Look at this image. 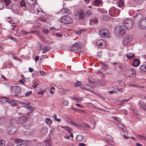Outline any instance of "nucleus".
I'll return each instance as SVG.
<instances>
[{
  "instance_id": "37",
  "label": "nucleus",
  "mask_w": 146,
  "mask_h": 146,
  "mask_svg": "<svg viewBox=\"0 0 146 146\" xmlns=\"http://www.w3.org/2000/svg\"><path fill=\"white\" fill-rule=\"evenodd\" d=\"M54 118L56 121H58V122H60L61 121V119H60L57 118V116L56 115H54Z\"/></svg>"
},
{
  "instance_id": "13",
  "label": "nucleus",
  "mask_w": 146,
  "mask_h": 146,
  "mask_svg": "<svg viewBox=\"0 0 146 146\" xmlns=\"http://www.w3.org/2000/svg\"><path fill=\"white\" fill-rule=\"evenodd\" d=\"M20 5L21 7L23 8L24 10L26 9L27 7L25 0L20 1Z\"/></svg>"
},
{
  "instance_id": "23",
  "label": "nucleus",
  "mask_w": 146,
  "mask_h": 146,
  "mask_svg": "<svg viewBox=\"0 0 146 146\" xmlns=\"http://www.w3.org/2000/svg\"><path fill=\"white\" fill-rule=\"evenodd\" d=\"M51 48V47L50 46H46L44 47V48L43 49V53H45L47 52H48V50H49Z\"/></svg>"
},
{
  "instance_id": "20",
  "label": "nucleus",
  "mask_w": 146,
  "mask_h": 146,
  "mask_svg": "<svg viewBox=\"0 0 146 146\" xmlns=\"http://www.w3.org/2000/svg\"><path fill=\"white\" fill-rule=\"evenodd\" d=\"M14 88V91L16 94H18L21 91L20 88L18 86H15L13 88Z\"/></svg>"
},
{
  "instance_id": "52",
  "label": "nucleus",
  "mask_w": 146,
  "mask_h": 146,
  "mask_svg": "<svg viewBox=\"0 0 146 146\" xmlns=\"http://www.w3.org/2000/svg\"><path fill=\"white\" fill-rule=\"evenodd\" d=\"M43 32L45 34H47L49 33V31L48 30L45 29L43 30Z\"/></svg>"
},
{
  "instance_id": "2",
  "label": "nucleus",
  "mask_w": 146,
  "mask_h": 146,
  "mask_svg": "<svg viewBox=\"0 0 146 146\" xmlns=\"http://www.w3.org/2000/svg\"><path fill=\"white\" fill-rule=\"evenodd\" d=\"M21 121H23L22 123V126L26 128H29L32 125V123L30 120L27 119V117L25 116L21 117Z\"/></svg>"
},
{
  "instance_id": "28",
  "label": "nucleus",
  "mask_w": 146,
  "mask_h": 146,
  "mask_svg": "<svg viewBox=\"0 0 146 146\" xmlns=\"http://www.w3.org/2000/svg\"><path fill=\"white\" fill-rule=\"evenodd\" d=\"M72 99L76 100L78 103H80L83 100V99L82 98H73Z\"/></svg>"
},
{
  "instance_id": "62",
  "label": "nucleus",
  "mask_w": 146,
  "mask_h": 146,
  "mask_svg": "<svg viewBox=\"0 0 146 146\" xmlns=\"http://www.w3.org/2000/svg\"><path fill=\"white\" fill-rule=\"evenodd\" d=\"M39 58V57L38 56H36L35 58V60L36 61L38 60Z\"/></svg>"
},
{
  "instance_id": "7",
  "label": "nucleus",
  "mask_w": 146,
  "mask_h": 146,
  "mask_svg": "<svg viewBox=\"0 0 146 146\" xmlns=\"http://www.w3.org/2000/svg\"><path fill=\"white\" fill-rule=\"evenodd\" d=\"M20 7L17 4L11 5V9L13 10L14 13L15 14H18L20 11Z\"/></svg>"
},
{
  "instance_id": "8",
  "label": "nucleus",
  "mask_w": 146,
  "mask_h": 146,
  "mask_svg": "<svg viewBox=\"0 0 146 146\" xmlns=\"http://www.w3.org/2000/svg\"><path fill=\"white\" fill-rule=\"evenodd\" d=\"M76 18L83 20L84 19V12L82 10L77 12L75 15Z\"/></svg>"
},
{
  "instance_id": "49",
  "label": "nucleus",
  "mask_w": 146,
  "mask_h": 146,
  "mask_svg": "<svg viewBox=\"0 0 146 146\" xmlns=\"http://www.w3.org/2000/svg\"><path fill=\"white\" fill-rule=\"evenodd\" d=\"M76 126L79 128H82V125L81 124H80V123H77Z\"/></svg>"
},
{
  "instance_id": "31",
  "label": "nucleus",
  "mask_w": 146,
  "mask_h": 146,
  "mask_svg": "<svg viewBox=\"0 0 146 146\" xmlns=\"http://www.w3.org/2000/svg\"><path fill=\"white\" fill-rule=\"evenodd\" d=\"M118 3V6L120 7H122L124 4V3L122 0H119Z\"/></svg>"
},
{
  "instance_id": "12",
  "label": "nucleus",
  "mask_w": 146,
  "mask_h": 146,
  "mask_svg": "<svg viewBox=\"0 0 146 146\" xmlns=\"http://www.w3.org/2000/svg\"><path fill=\"white\" fill-rule=\"evenodd\" d=\"M118 32L119 34L123 36L125 35V29L123 28L122 27H120L118 29Z\"/></svg>"
},
{
  "instance_id": "46",
  "label": "nucleus",
  "mask_w": 146,
  "mask_h": 146,
  "mask_svg": "<svg viewBox=\"0 0 146 146\" xmlns=\"http://www.w3.org/2000/svg\"><path fill=\"white\" fill-rule=\"evenodd\" d=\"M100 3V2L99 0H95L94 1V4L97 5H99Z\"/></svg>"
},
{
  "instance_id": "44",
  "label": "nucleus",
  "mask_w": 146,
  "mask_h": 146,
  "mask_svg": "<svg viewBox=\"0 0 146 146\" xmlns=\"http://www.w3.org/2000/svg\"><path fill=\"white\" fill-rule=\"evenodd\" d=\"M11 54L12 55V57L13 58H14V59H15V60H20V59H18L17 57H16V56H15V55H14L13 54Z\"/></svg>"
},
{
  "instance_id": "19",
  "label": "nucleus",
  "mask_w": 146,
  "mask_h": 146,
  "mask_svg": "<svg viewBox=\"0 0 146 146\" xmlns=\"http://www.w3.org/2000/svg\"><path fill=\"white\" fill-rule=\"evenodd\" d=\"M126 57L129 59H132L134 57V54L132 53H129L127 54Z\"/></svg>"
},
{
  "instance_id": "34",
  "label": "nucleus",
  "mask_w": 146,
  "mask_h": 146,
  "mask_svg": "<svg viewBox=\"0 0 146 146\" xmlns=\"http://www.w3.org/2000/svg\"><path fill=\"white\" fill-rule=\"evenodd\" d=\"M140 25L139 27L141 29H142L143 30H146V26H145L146 25L145 24L144 25H143L140 24V23L139 22Z\"/></svg>"
},
{
  "instance_id": "16",
  "label": "nucleus",
  "mask_w": 146,
  "mask_h": 146,
  "mask_svg": "<svg viewBox=\"0 0 146 146\" xmlns=\"http://www.w3.org/2000/svg\"><path fill=\"white\" fill-rule=\"evenodd\" d=\"M115 10L114 7H112L109 11V14L111 16H115L116 15L114 13Z\"/></svg>"
},
{
  "instance_id": "30",
  "label": "nucleus",
  "mask_w": 146,
  "mask_h": 146,
  "mask_svg": "<svg viewBox=\"0 0 146 146\" xmlns=\"http://www.w3.org/2000/svg\"><path fill=\"white\" fill-rule=\"evenodd\" d=\"M82 82L80 81H78L74 84V86L75 87H77L78 86H80L82 85Z\"/></svg>"
},
{
  "instance_id": "11",
  "label": "nucleus",
  "mask_w": 146,
  "mask_h": 146,
  "mask_svg": "<svg viewBox=\"0 0 146 146\" xmlns=\"http://www.w3.org/2000/svg\"><path fill=\"white\" fill-rule=\"evenodd\" d=\"M96 44L98 46L101 48H104L106 45L105 42L102 39L98 40Z\"/></svg>"
},
{
  "instance_id": "55",
  "label": "nucleus",
  "mask_w": 146,
  "mask_h": 146,
  "mask_svg": "<svg viewBox=\"0 0 146 146\" xmlns=\"http://www.w3.org/2000/svg\"><path fill=\"white\" fill-rule=\"evenodd\" d=\"M94 106V107H93V108H94L95 109H97V110H100L102 111V109L99 108L98 107H96L95 106Z\"/></svg>"
},
{
  "instance_id": "21",
  "label": "nucleus",
  "mask_w": 146,
  "mask_h": 146,
  "mask_svg": "<svg viewBox=\"0 0 146 146\" xmlns=\"http://www.w3.org/2000/svg\"><path fill=\"white\" fill-rule=\"evenodd\" d=\"M114 90L120 92H123V89L122 88H119L118 87L115 86L113 87Z\"/></svg>"
},
{
  "instance_id": "56",
  "label": "nucleus",
  "mask_w": 146,
  "mask_h": 146,
  "mask_svg": "<svg viewBox=\"0 0 146 146\" xmlns=\"http://www.w3.org/2000/svg\"><path fill=\"white\" fill-rule=\"evenodd\" d=\"M97 96L99 97H100V98H101L102 99H103V100H105V98H104V97L102 96H101V95L100 94H98Z\"/></svg>"
},
{
  "instance_id": "10",
  "label": "nucleus",
  "mask_w": 146,
  "mask_h": 146,
  "mask_svg": "<svg viewBox=\"0 0 146 146\" xmlns=\"http://www.w3.org/2000/svg\"><path fill=\"white\" fill-rule=\"evenodd\" d=\"M133 40L132 36L130 35H126L123 38V43L124 45L127 44Z\"/></svg>"
},
{
  "instance_id": "40",
  "label": "nucleus",
  "mask_w": 146,
  "mask_h": 146,
  "mask_svg": "<svg viewBox=\"0 0 146 146\" xmlns=\"http://www.w3.org/2000/svg\"><path fill=\"white\" fill-rule=\"evenodd\" d=\"M8 37L14 41H17V40L15 39L12 35H9L8 36Z\"/></svg>"
},
{
  "instance_id": "59",
  "label": "nucleus",
  "mask_w": 146,
  "mask_h": 146,
  "mask_svg": "<svg viewBox=\"0 0 146 146\" xmlns=\"http://www.w3.org/2000/svg\"><path fill=\"white\" fill-rule=\"evenodd\" d=\"M83 137H76V139L77 140L79 141V140H81V139H83Z\"/></svg>"
},
{
  "instance_id": "39",
  "label": "nucleus",
  "mask_w": 146,
  "mask_h": 146,
  "mask_svg": "<svg viewBox=\"0 0 146 146\" xmlns=\"http://www.w3.org/2000/svg\"><path fill=\"white\" fill-rule=\"evenodd\" d=\"M55 35L57 37L59 38H61L62 37V35L60 33H57Z\"/></svg>"
},
{
  "instance_id": "29",
  "label": "nucleus",
  "mask_w": 146,
  "mask_h": 146,
  "mask_svg": "<svg viewBox=\"0 0 146 146\" xmlns=\"http://www.w3.org/2000/svg\"><path fill=\"white\" fill-rule=\"evenodd\" d=\"M15 141L16 143L18 144L23 142V140L20 138H17L15 139Z\"/></svg>"
},
{
  "instance_id": "50",
  "label": "nucleus",
  "mask_w": 146,
  "mask_h": 146,
  "mask_svg": "<svg viewBox=\"0 0 146 146\" xmlns=\"http://www.w3.org/2000/svg\"><path fill=\"white\" fill-rule=\"evenodd\" d=\"M7 64H8V66H5V68H7V66H8V68H10L12 66V64L11 63H10V62H9L7 63Z\"/></svg>"
},
{
  "instance_id": "54",
  "label": "nucleus",
  "mask_w": 146,
  "mask_h": 146,
  "mask_svg": "<svg viewBox=\"0 0 146 146\" xmlns=\"http://www.w3.org/2000/svg\"><path fill=\"white\" fill-rule=\"evenodd\" d=\"M75 111H77L78 112H80V113L83 112H84V111L83 110H82L79 109H76Z\"/></svg>"
},
{
  "instance_id": "17",
  "label": "nucleus",
  "mask_w": 146,
  "mask_h": 146,
  "mask_svg": "<svg viewBox=\"0 0 146 146\" xmlns=\"http://www.w3.org/2000/svg\"><path fill=\"white\" fill-rule=\"evenodd\" d=\"M45 121V123L49 125H51L52 122V120L50 118L48 117L46 118Z\"/></svg>"
},
{
  "instance_id": "15",
  "label": "nucleus",
  "mask_w": 146,
  "mask_h": 146,
  "mask_svg": "<svg viewBox=\"0 0 146 146\" xmlns=\"http://www.w3.org/2000/svg\"><path fill=\"white\" fill-rule=\"evenodd\" d=\"M140 63L139 60L138 59H135L133 62V66L134 67H137L139 65Z\"/></svg>"
},
{
  "instance_id": "41",
  "label": "nucleus",
  "mask_w": 146,
  "mask_h": 146,
  "mask_svg": "<svg viewBox=\"0 0 146 146\" xmlns=\"http://www.w3.org/2000/svg\"><path fill=\"white\" fill-rule=\"evenodd\" d=\"M28 144V143L27 142L26 143L24 142L22 144H21L20 145H18L17 146H27Z\"/></svg>"
},
{
  "instance_id": "24",
  "label": "nucleus",
  "mask_w": 146,
  "mask_h": 146,
  "mask_svg": "<svg viewBox=\"0 0 146 146\" xmlns=\"http://www.w3.org/2000/svg\"><path fill=\"white\" fill-rule=\"evenodd\" d=\"M44 142L46 146H52L51 141L49 139L46 140Z\"/></svg>"
},
{
  "instance_id": "61",
  "label": "nucleus",
  "mask_w": 146,
  "mask_h": 146,
  "mask_svg": "<svg viewBox=\"0 0 146 146\" xmlns=\"http://www.w3.org/2000/svg\"><path fill=\"white\" fill-rule=\"evenodd\" d=\"M130 99H125L124 100H123L122 101V103H123V102H127V101H129L130 100Z\"/></svg>"
},
{
  "instance_id": "47",
  "label": "nucleus",
  "mask_w": 146,
  "mask_h": 146,
  "mask_svg": "<svg viewBox=\"0 0 146 146\" xmlns=\"http://www.w3.org/2000/svg\"><path fill=\"white\" fill-rule=\"evenodd\" d=\"M113 92H114L115 94H117V92L116 91L114 90L113 91H109V93L110 94H113Z\"/></svg>"
},
{
  "instance_id": "63",
  "label": "nucleus",
  "mask_w": 146,
  "mask_h": 146,
  "mask_svg": "<svg viewBox=\"0 0 146 146\" xmlns=\"http://www.w3.org/2000/svg\"><path fill=\"white\" fill-rule=\"evenodd\" d=\"M36 146H44V145L40 143H38L36 144Z\"/></svg>"
},
{
  "instance_id": "6",
  "label": "nucleus",
  "mask_w": 146,
  "mask_h": 146,
  "mask_svg": "<svg viewBox=\"0 0 146 146\" xmlns=\"http://www.w3.org/2000/svg\"><path fill=\"white\" fill-rule=\"evenodd\" d=\"M116 124L117 127L121 129V131L122 132L121 134V135H122L123 137H129L127 136V134L126 132H125L126 133L124 134L125 132H124V130L123 128V125L120 121H119V122H117L116 123Z\"/></svg>"
},
{
  "instance_id": "9",
  "label": "nucleus",
  "mask_w": 146,
  "mask_h": 146,
  "mask_svg": "<svg viewBox=\"0 0 146 146\" xmlns=\"http://www.w3.org/2000/svg\"><path fill=\"white\" fill-rule=\"evenodd\" d=\"M7 130L8 133L9 134L11 135L17 131V128L14 126L10 125L8 127Z\"/></svg>"
},
{
  "instance_id": "25",
  "label": "nucleus",
  "mask_w": 146,
  "mask_h": 146,
  "mask_svg": "<svg viewBox=\"0 0 146 146\" xmlns=\"http://www.w3.org/2000/svg\"><path fill=\"white\" fill-rule=\"evenodd\" d=\"M85 14L86 16L87 17H89L92 14V10H89L88 11H86L85 12Z\"/></svg>"
},
{
  "instance_id": "36",
  "label": "nucleus",
  "mask_w": 146,
  "mask_h": 146,
  "mask_svg": "<svg viewBox=\"0 0 146 146\" xmlns=\"http://www.w3.org/2000/svg\"><path fill=\"white\" fill-rule=\"evenodd\" d=\"M130 73L132 75L136 74V72L133 69H131L129 70Z\"/></svg>"
},
{
  "instance_id": "1",
  "label": "nucleus",
  "mask_w": 146,
  "mask_h": 146,
  "mask_svg": "<svg viewBox=\"0 0 146 146\" xmlns=\"http://www.w3.org/2000/svg\"><path fill=\"white\" fill-rule=\"evenodd\" d=\"M70 50L76 53H79L80 52L82 51L80 43L77 42L73 44L70 48Z\"/></svg>"
},
{
  "instance_id": "45",
  "label": "nucleus",
  "mask_w": 146,
  "mask_h": 146,
  "mask_svg": "<svg viewBox=\"0 0 146 146\" xmlns=\"http://www.w3.org/2000/svg\"><path fill=\"white\" fill-rule=\"evenodd\" d=\"M86 127L88 128H91V127H90V126L87 123H84L83 124Z\"/></svg>"
},
{
  "instance_id": "3",
  "label": "nucleus",
  "mask_w": 146,
  "mask_h": 146,
  "mask_svg": "<svg viewBox=\"0 0 146 146\" xmlns=\"http://www.w3.org/2000/svg\"><path fill=\"white\" fill-rule=\"evenodd\" d=\"M60 21L63 23L66 24L72 23L73 20L71 17L66 15L62 17L60 19Z\"/></svg>"
},
{
  "instance_id": "35",
  "label": "nucleus",
  "mask_w": 146,
  "mask_h": 146,
  "mask_svg": "<svg viewBox=\"0 0 146 146\" xmlns=\"http://www.w3.org/2000/svg\"><path fill=\"white\" fill-rule=\"evenodd\" d=\"M98 21V19L96 18H95L94 19H92L90 21V23H97Z\"/></svg>"
},
{
  "instance_id": "5",
  "label": "nucleus",
  "mask_w": 146,
  "mask_h": 146,
  "mask_svg": "<svg viewBox=\"0 0 146 146\" xmlns=\"http://www.w3.org/2000/svg\"><path fill=\"white\" fill-rule=\"evenodd\" d=\"M100 36L102 38H105L110 37V33L109 31L107 29H102L99 32Z\"/></svg>"
},
{
  "instance_id": "18",
  "label": "nucleus",
  "mask_w": 146,
  "mask_h": 146,
  "mask_svg": "<svg viewBox=\"0 0 146 146\" xmlns=\"http://www.w3.org/2000/svg\"><path fill=\"white\" fill-rule=\"evenodd\" d=\"M48 131V129L46 127H43L41 129L40 132L42 134L46 133Z\"/></svg>"
},
{
  "instance_id": "43",
  "label": "nucleus",
  "mask_w": 146,
  "mask_h": 146,
  "mask_svg": "<svg viewBox=\"0 0 146 146\" xmlns=\"http://www.w3.org/2000/svg\"><path fill=\"white\" fill-rule=\"evenodd\" d=\"M21 33L25 34V35H27L28 33H29V32H27L23 30H21Z\"/></svg>"
},
{
  "instance_id": "60",
  "label": "nucleus",
  "mask_w": 146,
  "mask_h": 146,
  "mask_svg": "<svg viewBox=\"0 0 146 146\" xmlns=\"http://www.w3.org/2000/svg\"><path fill=\"white\" fill-rule=\"evenodd\" d=\"M44 92V90H40L38 92V94H42Z\"/></svg>"
},
{
  "instance_id": "14",
  "label": "nucleus",
  "mask_w": 146,
  "mask_h": 146,
  "mask_svg": "<svg viewBox=\"0 0 146 146\" xmlns=\"http://www.w3.org/2000/svg\"><path fill=\"white\" fill-rule=\"evenodd\" d=\"M139 103L140 107L143 109L146 110V103H144L142 100L140 101Z\"/></svg>"
},
{
  "instance_id": "53",
  "label": "nucleus",
  "mask_w": 146,
  "mask_h": 146,
  "mask_svg": "<svg viewBox=\"0 0 146 146\" xmlns=\"http://www.w3.org/2000/svg\"><path fill=\"white\" fill-rule=\"evenodd\" d=\"M113 118L115 119L117 122H119L120 121L119 120H118L117 119V117H113Z\"/></svg>"
},
{
  "instance_id": "32",
  "label": "nucleus",
  "mask_w": 146,
  "mask_h": 146,
  "mask_svg": "<svg viewBox=\"0 0 146 146\" xmlns=\"http://www.w3.org/2000/svg\"><path fill=\"white\" fill-rule=\"evenodd\" d=\"M9 123L11 124L12 125H15L17 123V121L15 119H12L9 121Z\"/></svg>"
},
{
  "instance_id": "33",
  "label": "nucleus",
  "mask_w": 146,
  "mask_h": 146,
  "mask_svg": "<svg viewBox=\"0 0 146 146\" xmlns=\"http://www.w3.org/2000/svg\"><path fill=\"white\" fill-rule=\"evenodd\" d=\"M5 142L3 139H0V146H5Z\"/></svg>"
},
{
  "instance_id": "42",
  "label": "nucleus",
  "mask_w": 146,
  "mask_h": 146,
  "mask_svg": "<svg viewBox=\"0 0 146 146\" xmlns=\"http://www.w3.org/2000/svg\"><path fill=\"white\" fill-rule=\"evenodd\" d=\"M38 84L37 83V82H35L33 83V87L34 88H35L37 87Z\"/></svg>"
},
{
  "instance_id": "22",
  "label": "nucleus",
  "mask_w": 146,
  "mask_h": 146,
  "mask_svg": "<svg viewBox=\"0 0 146 146\" xmlns=\"http://www.w3.org/2000/svg\"><path fill=\"white\" fill-rule=\"evenodd\" d=\"M5 2L6 7L7 8H9V5L10 4L11 1L10 0H4Z\"/></svg>"
},
{
  "instance_id": "48",
  "label": "nucleus",
  "mask_w": 146,
  "mask_h": 146,
  "mask_svg": "<svg viewBox=\"0 0 146 146\" xmlns=\"http://www.w3.org/2000/svg\"><path fill=\"white\" fill-rule=\"evenodd\" d=\"M17 27L16 25H13L11 26V29L13 31H14L15 29Z\"/></svg>"
},
{
  "instance_id": "26",
  "label": "nucleus",
  "mask_w": 146,
  "mask_h": 146,
  "mask_svg": "<svg viewBox=\"0 0 146 146\" xmlns=\"http://www.w3.org/2000/svg\"><path fill=\"white\" fill-rule=\"evenodd\" d=\"M140 69L142 71L146 72V65H141L140 67Z\"/></svg>"
},
{
  "instance_id": "38",
  "label": "nucleus",
  "mask_w": 146,
  "mask_h": 146,
  "mask_svg": "<svg viewBox=\"0 0 146 146\" xmlns=\"http://www.w3.org/2000/svg\"><path fill=\"white\" fill-rule=\"evenodd\" d=\"M32 91H29V92L28 91L26 92L25 94L26 96H28L32 94Z\"/></svg>"
},
{
  "instance_id": "4",
  "label": "nucleus",
  "mask_w": 146,
  "mask_h": 146,
  "mask_svg": "<svg viewBox=\"0 0 146 146\" xmlns=\"http://www.w3.org/2000/svg\"><path fill=\"white\" fill-rule=\"evenodd\" d=\"M133 24L132 20L129 19L123 21V26L128 30H130L132 28Z\"/></svg>"
},
{
  "instance_id": "57",
  "label": "nucleus",
  "mask_w": 146,
  "mask_h": 146,
  "mask_svg": "<svg viewBox=\"0 0 146 146\" xmlns=\"http://www.w3.org/2000/svg\"><path fill=\"white\" fill-rule=\"evenodd\" d=\"M103 19L104 20H107L108 18V17H106V16H103V17H102Z\"/></svg>"
},
{
  "instance_id": "64",
  "label": "nucleus",
  "mask_w": 146,
  "mask_h": 146,
  "mask_svg": "<svg viewBox=\"0 0 146 146\" xmlns=\"http://www.w3.org/2000/svg\"><path fill=\"white\" fill-rule=\"evenodd\" d=\"M79 146H85V145L84 143H80L79 144Z\"/></svg>"
},
{
  "instance_id": "58",
  "label": "nucleus",
  "mask_w": 146,
  "mask_h": 146,
  "mask_svg": "<svg viewBox=\"0 0 146 146\" xmlns=\"http://www.w3.org/2000/svg\"><path fill=\"white\" fill-rule=\"evenodd\" d=\"M19 82L21 84H23L24 85H25V83L23 81V79H21L19 81Z\"/></svg>"
},
{
  "instance_id": "27",
  "label": "nucleus",
  "mask_w": 146,
  "mask_h": 146,
  "mask_svg": "<svg viewBox=\"0 0 146 146\" xmlns=\"http://www.w3.org/2000/svg\"><path fill=\"white\" fill-rule=\"evenodd\" d=\"M101 65L102 68L105 70L107 69L108 67V65L104 63H102Z\"/></svg>"
},
{
  "instance_id": "51",
  "label": "nucleus",
  "mask_w": 146,
  "mask_h": 146,
  "mask_svg": "<svg viewBox=\"0 0 146 146\" xmlns=\"http://www.w3.org/2000/svg\"><path fill=\"white\" fill-rule=\"evenodd\" d=\"M101 85L102 86H104L106 84V82L104 81H102L101 82Z\"/></svg>"
}]
</instances>
